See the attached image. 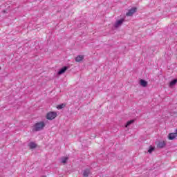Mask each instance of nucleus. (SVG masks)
<instances>
[{"instance_id": "obj_1", "label": "nucleus", "mask_w": 177, "mask_h": 177, "mask_svg": "<svg viewBox=\"0 0 177 177\" xmlns=\"http://www.w3.org/2000/svg\"><path fill=\"white\" fill-rule=\"evenodd\" d=\"M44 128H45V122H39L35 124L33 131L38 132L39 131H41V129H44Z\"/></svg>"}, {"instance_id": "obj_2", "label": "nucleus", "mask_w": 177, "mask_h": 177, "mask_svg": "<svg viewBox=\"0 0 177 177\" xmlns=\"http://www.w3.org/2000/svg\"><path fill=\"white\" fill-rule=\"evenodd\" d=\"M57 117V113L56 112H49L46 115L47 120H55V118Z\"/></svg>"}, {"instance_id": "obj_3", "label": "nucleus", "mask_w": 177, "mask_h": 177, "mask_svg": "<svg viewBox=\"0 0 177 177\" xmlns=\"http://www.w3.org/2000/svg\"><path fill=\"white\" fill-rule=\"evenodd\" d=\"M125 21V19L122 18L120 19V20H118L116 23L114 24L115 28H118V27H120V26H122V23Z\"/></svg>"}, {"instance_id": "obj_4", "label": "nucleus", "mask_w": 177, "mask_h": 177, "mask_svg": "<svg viewBox=\"0 0 177 177\" xmlns=\"http://www.w3.org/2000/svg\"><path fill=\"white\" fill-rule=\"evenodd\" d=\"M136 8H132L131 9L129 10V11L126 13V16H133V13H136Z\"/></svg>"}, {"instance_id": "obj_5", "label": "nucleus", "mask_w": 177, "mask_h": 177, "mask_svg": "<svg viewBox=\"0 0 177 177\" xmlns=\"http://www.w3.org/2000/svg\"><path fill=\"white\" fill-rule=\"evenodd\" d=\"M68 69V66H64L58 71L57 73L58 75H62V74H64Z\"/></svg>"}, {"instance_id": "obj_6", "label": "nucleus", "mask_w": 177, "mask_h": 177, "mask_svg": "<svg viewBox=\"0 0 177 177\" xmlns=\"http://www.w3.org/2000/svg\"><path fill=\"white\" fill-rule=\"evenodd\" d=\"M176 136L177 135L176 134V133H170L168 135V138L169 140H174V139H175Z\"/></svg>"}, {"instance_id": "obj_7", "label": "nucleus", "mask_w": 177, "mask_h": 177, "mask_svg": "<svg viewBox=\"0 0 177 177\" xmlns=\"http://www.w3.org/2000/svg\"><path fill=\"white\" fill-rule=\"evenodd\" d=\"M166 145L165 141L159 142L157 147H158V149H163V147H165Z\"/></svg>"}, {"instance_id": "obj_8", "label": "nucleus", "mask_w": 177, "mask_h": 177, "mask_svg": "<svg viewBox=\"0 0 177 177\" xmlns=\"http://www.w3.org/2000/svg\"><path fill=\"white\" fill-rule=\"evenodd\" d=\"M140 85H141V86H143L144 88H146V86H147V81L141 79L140 80Z\"/></svg>"}, {"instance_id": "obj_9", "label": "nucleus", "mask_w": 177, "mask_h": 177, "mask_svg": "<svg viewBox=\"0 0 177 177\" xmlns=\"http://www.w3.org/2000/svg\"><path fill=\"white\" fill-rule=\"evenodd\" d=\"M84 55H79L75 58V61L80 63V62H82V60H84Z\"/></svg>"}, {"instance_id": "obj_10", "label": "nucleus", "mask_w": 177, "mask_h": 177, "mask_svg": "<svg viewBox=\"0 0 177 177\" xmlns=\"http://www.w3.org/2000/svg\"><path fill=\"white\" fill-rule=\"evenodd\" d=\"M89 174H91V171H89V169H86L83 171V176L88 177V176H89Z\"/></svg>"}, {"instance_id": "obj_11", "label": "nucleus", "mask_w": 177, "mask_h": 177, "mask_svg": "<svg viewBox=\"0 0 177 177\" xmlns=\"http://www.w3.org/2000/svg\"><path fill=\"white\" fill-rule=\"evenodd\" d=\"M28 147H30V149H35L37 147V144H35L33 142H29L28 143Z\"/></svg>"}, {"instance_id": "obj_12", "label": "nucleus", "mask_w": 177, "mask_h": 177, "mask_svg": "<svg viewBox=\"0 0 177 177\" xmlns=\"http://www.w3.org/2000/svg\"><path fill=\"white\" fill-rule=\"evenodd\" d=\"M177 83V79H174L169 82V86H174V85H176Z\"/></svg>"}, {"instance_id": "obj_13", "label": "nucleus", "mask_w": 177, "mask_h": 177, "mask_svg": "<svg viewBox=\"0 0 177 177\" xmlns=\"http://www.w3.org/2000/svg\"><path fill=\"white\" fill-rule=\"evenodd\" d=\"M133 122H135V120H131L128 121L125 125L126 128H128V127H129V125L133 124Z\"/></svg>"}, {"instance_id": "obj_14", "label": "nucleus", "mask_w": 177, "mask_h": 177, "mask_svg": "<svg viewBox=\"0 0 177 177\" xmlns=\"http://www.w3.org/2000/svg\"><path fill=\"white\" fill-rule=\"evenodd\" d=\"M64 107H66V104H61L57 106V109H58V110H62V109H64Z\"/></svg>"}, {"instance_id": "obj_15", "label": "nucleus", "mask_w": 177, "mask_h": 177, "mask_svg": "<svg viewBox=\"0 0 177 177\" xmlns=\"http://www.w3.org/2000/svg\"><path fill=\"white\" fill-rule=\"evenodd\" d=\"M67 160H68V158L67 157L62 158L61 162H62V164H66V162H67Z\"/></svg>"}, {"instance_id": "obj_16", "label": "nucleus", "mask_w": 177, "mask_h": 177, "mask_svg": "<svg viewBox=\"0 0 177 177\" xmlns=\"http://www.w3.org/2000/svg\"><path fill=\"white\" fill-rule=\"evenodd\" d=\"M153 151H154V147L153 146H150L149 149L148 150V153H149L150 154H151V153H153Z\"/></svg>"}, {"instance_id": "obj_17", "label": "nucleus", "mask_w": 177, "mask_h": 177, "mask_svg": "<svg viewBox=\"0 0 177 177\" xmlns=\"http://www.w3.org/2000/svg\"><path fill=\"white\" fill-rule=\"evenodd\" d=\"M176 134L177 135V129H176Z\"/></svg>"}, {"instance_id": "obj_18", "label": "nucleus", "mask_w": 177, "mask_h": 177, "mask_svg": "<svg viewBox=\"0 0 177 177\" xmlns=\"http://www.w3.org/2000/svg\"><path fill=\"white\" fill-rule=\"evenodd\" d=\"M41 177H46V176H41Z\"/></svg>"}, {"instance_id": "obj_19", "label": "nucleus", "mask_w": 177, "mask_h": 177, "mask_svg": "<svg viewBox=\"0 0 177 177\" xmlns=\"http://www.w3.org/2000/svg\"><path fill=\"white\" fill-rule=\"evenodd\" d=\"M0 70H1V67H0Z\"/></svg>"}]
</instances>
